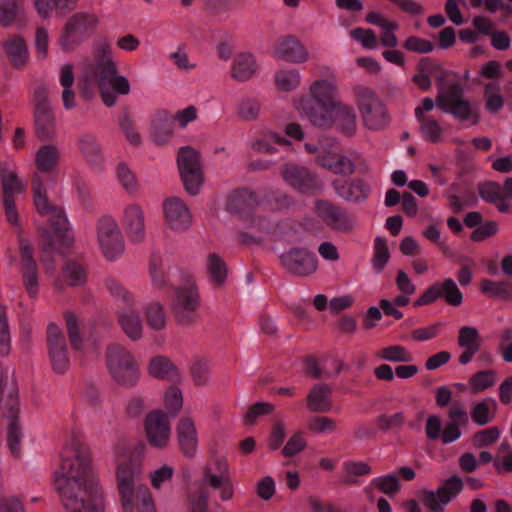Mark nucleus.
<instances>
[{
    "instance_id": "obj_1",
    "label": "nucleus",
    "mask_w": 512,
    "mask_h": 512,
    "mask_svg": "<svg viewBox=\"0 0 512 512\" xmlns=\"http://www.w3.org/2000/svg\"><path fill=\"white\" fill-rule=\"evenodd\" d=\"M55 489L68 512H105L103 491L91 476L90 451L80 434L73 433L64 448Z\"/></svg>"
},
{
    "instance_id": "obj_2",
    "label": "nucleus",
    "mask_w": 512,
    "mask_h": 512,
    "mask_svg": "<svg viewBox=\"0 0 512 512\" xmlns=\"http://www.w3.org/2000/svg\"><path fill=\"white\" fill-rule=\"evenodd\" d=\"M141 451H133L130 456L116 467V488L123 512H134V498L142 474Z\"/></svg>"
},
{
    "instance_id": "obj_3",
    "label": "nucleus",
    "mask_w": 512,
    "mask_h": 512,
    "mask_svg": "<svg viewBox=\"0 0 512 512\" xmlns=\"http://www.w3.org/2000/svg\"><path fill=\"white\" fill-rule=\"evenodd\" d=\"M85 72L90 80L97 83L104 104L108 107L113 106L117 97L113 92L107 91V83L117 73V66L108 43H99L95 47L94 59L86 64Z\"/></svg>"
},
{
    "instance_id": "obj_4",
    "label": "nucleus",
    "mask_w": 512,
    "mask_h": 512,
    "mask_svg": "<svg viewBox=\"0 0 512 512\" xmlns=\"http://www.w3.org/2000/svg\"><path fill=\"white\" fill-rule=\"evenodd\" d=\"M446 75L447 72L442 67L433 75L436 85L439 87L435 99L436 106L442 112L449 113L460 121L468 120L473 115L471 104L463 98L464 90L459 83H451L444 89Z\"/></svg>"
},
{
    "instance_id": "obj_5",
    "label": "nucleus",
    "mask_w": 512,
    "mask_h": 512,
    "mask_svg": "<svg viewBox=\"0 0 512 512\" xmlns=\"http://www.w3.org/2000/svg\"><path fill=\"white\" fill-rule=\"evenodd\" d=\"M108 370L121 386L133 387L139 379V368L133 355L120 344H111L106 349Z\"/></svg>"
},
{
    "instance_id": "obj_6",
    "label": "nucleus",
    "mask_w": 512,
    "mask_h": 512,
    "mask_svg": "<svg viewBox=\"0 0 512 512\" xmlns=\"http://www.w3.org/2000/svg\"><path fill=\"white\" fill-rule=\"evenodd\" d=\"M354 94L365 126L371 130H381L388 126L389 113L376 93L365 86L354 87Z\"/></svg>"
},
{
    "instance_id": "obj_7",
    "label": "nucleus",
    "mask_w": 512,
    "mask_h": 512,
    "mask_svg": "<svg viewBox=\"0 0 512 512\" xmlns=\"http://www.w3.org/2000/svg\"><path fill=\"white\" fill-rule=\"evenodd\" d=\"M200 295L194 282L177 287L172 299L171 311L176 323L183 327L194 325L199 317Z\"/></svg>"
},
{
    "instance_id": "obj_8",
    "label": "nucleus",
    "mask_w": 512,
    "mask_h": 512,
    "mask_svg": "<svg viewBox=\"0 0 512 512\" xmlns=\"http://www.w3.org/2000/svg\"><path fill=\"white\" fill-rule=\"evenodd\" d=\"M98 18L94 14L78 12L65 23L59 37V44L65 51H71L96 30Z\"/></svg>"
},
{
    "instance_id": "obj_9",
    "label": "nucleus",
    "mask_w": 512,
    "mask_h": 512,
    "mask_svg": "<svg viewBox=\"0 0 512 512\" xmlns=\"http://www.w3.org/2000/svg\"><path fill=\"white\" fill-rule=\"evenodd\" d=\"M177 165L185 190L190 195H197L204 182L200 153L191 146L181 147Z\"/></svg>"
},
{
    "instance_id": "obj_10",
    "label": "nucleus",
    "mask_w": 512,
    "mask_h": 512,
    "mask_svg": "<svg viewBox=\"0 0 512 512\" xmlns=\"http://www.w3.org/2000/svg\"><path fill=\"white\" fill-rule=\"evenodd\" d=\"M33 102L36 137L42 141L50 140L56 133V118L45 87H38L35 90Z\"/></svg>"
},
{
    "instance_id": "obj_11",
    "label": "nucleus",
    "mask_w": 512,
    "mask_h": 512,
    "mask_svg": "<svg viewBox=\"0 0 512 512\" xmlns=\"http://www.w3.org/2000/svg\"><path fill=\"white\" fill-rule=\"evenodd\" d=\"M462 479L453 475L447 478L436 491L423 489L421 501L429 512H444V506L450 503L463 490Z\"/></svg>"
},
{
    "instance_id": "obj_12",
    "label": "nucleus",
    "mask_w": 512,
    "mask_h": 512,
    "mask_svg": "<svg viewBox=\"0 0 512 512\" xmlns=\"http://www.w3.org/2000/svg\"><path fill=\"white\" fill-rule=\"evenodd\" d=\"M281 266L291 275L308 277L318 268V261L307 248L293 247L279 256Z\"/></svg>"
},
{
    "instance_id": "obj_13",
    "label": "nucleus",
    "mask_w": 512,
    "mask_h": 512,
    "mask_svg": "<svg viewBox=\"0 0 512 512\" xmlns=\"http://www.w3.org/2000/svg\"><path fill=\"white\" fill-rule=\"evenodd\" d=\"M97 237L104 256L113 260L124 251V241L118 224L111 216H102L97 223Z\"/></svg>"
},
{
    "instance_id": "obj_14",
    "label": "nucleus",
    "mask_w": 512,
    "mask_h": 512,
    "mask_svg": "<svg viewBox=\"0 0 512 512\" xmlns=\"http://www.w3.org/2000/svg\"><path fill=\"white\" fill-rule=\"evenodd\" d=\"M316 213L330 229L349 234L354 230L355 218L344 208L326 200L316 202Z\"/></svg>"
},
{
    "instance_id": "obj_15",
    "label": "nucleus",
    "mask_w": 512,
    "mask_h": 512,
    "mask_svg": "<svg viewBox=\"0 0 512 512\" xmlns=\"http://www.w3.org/2000/svg\"><path fill=\"white\" fill-rule=\"evenodd\" d=\"M280 173L284 181L300 193L315 194L321 190L316 175L304 166L286 163Z\"/></svg>"
},
{
    "instance_id": "obj_16",
    "label": "nucleus",
    "mask_w": 512,
    "mask_h": 512,
    "mask_svg": "<svg viewBox=\"0 0 512 512\" xmlns=\"http://www.w3.org/2000/svg\"><path fill=\"white\" fill-rule=\"evenodd\" d=\"M144 428L148 443L155 448L167 447L171 429L167 413L163 410H153L144 419Z\"/></svg>"
},
{
    "instance_id": "obj_17",
    "label": "nucleus",
    "mask_w": 512,
    "mask_h": 512,
    "mask_svg": "<svg viewBox=\"0 0 512 512\" xmlns=\"http://www.w3.org/2000/svg\"><path fill=\"white\" fill-rule=\"evenodd\" d=\"M46 340L52 369L58 374H63L69 368L70 361L62 330L56 324L50 323L47 327Z\"/></svg>"
},
{
    "instance_id": "obj_18",
    "label": "nucleus",
    "mask_w": 512,
    "mask_h": 512,
    "mask_svg": "<svg viewBox=\"0 0 512 512\" xmlns=\"http://www.w3.org/2000/svg\"><path fill=\"white\" fill-rule=\"evenodd\" d=\"M175 431L181 453L187 458L195 457L198 449V436L193 419L182 417L178 421Z\"/></svg>"
},
{
    "instance_id": "obj_19",
    "label": "nucleus",
    "mask_w": 512,
    "mask_h": 512,
    "mask_svg": "<svg viewBox=\"0 0 512 512\" xmlns=\"http://www.w3.org/2000/svg\"><path fill=\"white\" fill-rule=\"evenodd\" d=\"M167 225L173 230H184L191 224V214L179 198H169L163 203Z\"/></svg>"
},
{
    "instance_id": "obj_20",
    "label": "nucleus",
    "mask_w": 512,
    "mask_h": 512,
    "mask_svg": "<svg viewBox=\"0 0 512 512\" xmlns=\"http://www.w3.org/2000/svg\"><path fill=\"white\" fill-rule=\"evenodd\" d=\"M275 56L292 63L307 61L309 53L301 42L292 35L277 40L274 50Z\"/></svg>"
},
{
    "instance_id": "obj_21",
    "label": "nucleus",
    "mask_w": 512,
    "mask_h": 512,
    "mask_svg": "<svg viewBox=\"0 0 512 512\" xmlns=\"http://www.w3.org/2000/svg\"><path fill=\"white\" fill-rule=\"evenodd\" d=\"M301 109L309 121L322 128H329L333 124V105L316 102L315 100H304L300 102Z\"/></svg>"
},
{
    "instance_id": "obj_22",
    "label": "nucleus",
    "mask_w": 512,
    "mask_h": 512,
    "mask_svg": "<svg viewBox=\"0 0 512 512\" xmlns=\"http://www.w3.org/2000/svg\"><path fill=\"white\" fill-rule=\"evenodd\" d=\"M332 185L336 193L346 201L358 202L366 199L370 192V187L360 178L352 181L336 179Z\"/></svg>"
},
{
    "instance_id": "obj_23",
    "label": "nucleus",
    "mask_w": 512,
    "mask_h": 512,
    "mask_svg": "<svg viewBox=\"0 0 512 512\" xmlns=\"http://www.w3.org/2000/svg\"><path fill=\"white\" fill-rule=\"evenodd\" d=\"M457 343L464 351L458 361L461 365L468 364L479 351L481 343L478 330L471 326H463L459 329Z\"/></svg>"
},
{
    "instance_id": "obj_24",
    "label": "nucleus",
    "mask_w": 512,
    "mask_h": 512,
    "mask_svg": "<svg viewBox=\"0 0 512 512\" xmlns=\"http://www.w3.org/2000/svg\"><path fill=\"white\" fill-rule=\"evenodd\" d=\"M332 390L326 383L315 384L306 398L307 409L313 413H327L332 409Z\"/></svg>"
},
{
    "instance_id": "obj_25",
    "label": "nucleus",
    "mask_w": 512,
    "mask_h": 512,
    "mask_svg": "<svg viewBox=\"0 0 512 512\" xmlns=\"http://www.w3.org/2000/svg\"><path fill=\"white\" fill-rule=\"evenodd\" d=\"M125 230L134 242H142L145 236L144 213L140 206L129 205L124 211Z\"/></svg>"
},
{
    "instance_id": "obj_26",
    "label": "nucleus",
    "mask_w": 512,
    "mask_h": 512,
    "mask_svg": "<svg viewBox=\"0 0 512 512\" xmlns=\"http://www.w3.org/2000/svg\"><path fill=\"white\" fill-rule=\"evenodd\" d=\"M8 406H9V415L8 417L11 418L10 424L8 426L7 430V444L10 449L11 454L15 458H20L21 456V428L18 424V399L14 398L12 395H10L8 399Z\"/></svg>"
},
{
    "instance_id": "obj_27",
    "label": "nucleus",
    "mask_w": 512,
    "mask_h": 512,
    "mask_svg": "<svg viewBox=\"0 0 512 512\" xmlns=\"http://www.w3.org/2000/svg\"><path fill=\"white\" fill-rule=\"evenodd\" d=\"M257 205L256 195L246 189H237L233 191L226 202V209L232 214L249 213Z\"/></svg>"
},
{
    "instance_id": "obj_28",
    "label": "nucleus",
    "mask_w": 512,
    "mask_h": 512,
    "mask_svg": "<svg viewBox=\"0 0 512 512\" xmlns=\"http://www.w3.org/2000/svg\"><path fill=\"white\" fill-rule=\"evenodd\" d=\"M117 315L118 323L124 334L132 341L140 340L143 334V325L139 314L130 307H123Z\"/></svg>"
},
{
    "instance_id": "obj_29",
    "label": "nucleus",
    "mask_w": 512,
    "mask_h": 512,
    "mask_svg": "<svg viewBox=\"0 0 512 512\" xmlns=\"http://www.w3.org/2000/svg\"><path fill=\"white\" fill-rule=\"evenodd\" d=\"M173 117L166 111H159L151 122V137L153 141L162 145L173 135Z\"/></svg>"
},
{
    "instance_id": "obj_30",
    "label": "nucleus",
    "mask_w": 512,
    "mask_h": 512,
    "mask_svg": "<svg viewBox=\"0 0 512 512\" xmlns=\"http://www.w3.org/2000/svg\"><path fill=\"white\" fill-rule=\"evenodd\" d=\"M333 124L343 133L352 135L356 127V114L351 106L341 102L333 105Z\"/></svg>"
},
{
    "instance_id": "obj_31",
    "label": "nucleus",
    "mask_w": 512,
    "mask_h": 512,
    "mask_svg": "<svg viewBox=\"0 0 512 512\" xmlns=\"http://www.w3.org/2000/svg\"><path fill=\"white\" fill-rule=\"evenodd\" d=\"M149 374L158 379L176 381L179 379L178 368L166 356H155L149 363Z\"/></svg>"
},
{
    "instance_id": "obj_32",
    "label": "nucleus",
    "mask_w": 512,
    "mask_h": 512,
    "mask_svg": "<svg viewBox=\"0 0 512 512\" xmlns=\"http://www.w3.org/2000/svg\"><path fill=\"white\" fill-rule=\"evenodd\" d=\"M320 165L335 174L349 176L355 171V164L345 155L326 153L319 158Z\"/></svg>"
},
{
    "instance_id": "obj_33",
    "label": "nucleus",
    "mask_w": 512,
    "mask_h": 512,
    "mask_svg": "<svg viewBox=\"0 0 512 512\" xmlns=\"http://www.w3.org/2000/svg\"><path fill=\"white\" fill-rule=\"evenodd\" d=\"M311 97L305 100H315L316 102L326 103V105L337 104L335 100L337 88L329 80H317L310 86Z\"/></svg>"
},
{
    "instance_id": "obj_34",
    "label": "nucleus",
    "mask_w": 512,
    "mask_h": 512,
    "mask_svg": "<svg viewBox=\"0 0 512 512\" xmlns=\"http://www.w3.org/2000/svg\"><path fill=\"white\" fill-rule=\"evenodd\" d=\"M34 4L38 14L45 19L53 8L58 15H66L76 8L77 0H34Z\"/></svg>"
},
{
    "instance_id": "obj_35",
    "label": "nucleus",
    "mask_w": 512,
    "mask_h": 512,
    "mask_svg": "<svg viewBox=\"0 0 512 512\" xmlns=\"http://www.w3.org/2000/svg\"><path fill=\"white\" fill-rule=\"evenodd\" d=\"M256 72V62L252 54L241 53L233 63L231 76L237 81H247Z\"/></svg>"
},
{
    "instance_id": "obj_36",
    "label": "nucleus",
    "mask_w": 512,
    "mask_h": 512,
    "mask_svg": "<svg viewBox=\"0 0 512 512\" xmlns=\"http://www.w3.org/2000/svg\"><path fill=\"white\" fill-rule=\"evenodd\" d=\"M59 150L54 145H44L35 155V165L39 172L50 173L59 162Z\"/></svg>"
},
{
    "instance_id": "obj_37",
    "label": "nucleus",
    "mask_w": 512,
    "mask_h": 512,
    "mask_svg": "<svg viewBox=\"0 0 512 512\" xmlns=\"http://www.w3.org/2000/svg\"><path fill=\"white\" fill-rule=\"evenodd\" d=\"M6 54L15 68H22L28 61V49L25 41L20 37L9 39L4 45Z\"/></svg>"
},
{
    "instance_id": "obj_38",
    "label": "nucleus",
    "mask_w": 512,
    "mask_h": 512,
    "mask_svg": "<svg viewBox=\"0 0 512 512\" xmlns=\"http://www.w3.org/2000/svg\"><path fill=\"white\" fill-rule=\"evenodd\" d=\"M50 224L54 234L59 241L69 247L73 244V237L69 234V223L65 216L64 210L59 207L55 211L49 214Z\"/></svg>"
},
{
    "instance_id": "obj_39",
    "label": "nucleus",
    "mask_w": 512,
    "mask_h": 512,
    "mask_svg": "<svg viewBox=\"0 0 512 512\" xmlns=\"http://www.w3.org/2000/svg\"><path fill=\"white\" fill-rule=\"evenodd\" d=\"M31 186L34 196V204L38 213L41 215H49L59 208L58 206L50 203L47 197L46 188L44 187L39 175L35 174L33 176Z\"/></svg>"
},
{
    "instance_id": "obj_40",
    "label": "nucleus",
    "mask_w": 512,
    "mask_h": 512,
    "mask_svg": "<svg viewBox=\"0 0 512 512\" xmlns=\"http://www.w3.org/2000/svg\"><path fill=\"white\" fill-rule=\"evenodd\" d=\"M480 289L482 293L491 298H498L504 301L512 300V283L510 281L483 279Z\"/></svg>"
},
{
    "instance_id": "obj_41",
    "label": "nucleus",
    "mask_w": 512,
    "mask_h": 512,
    "mask_svg": "<svg viewBox=\"0 0 512 512\" xmlns=\"http://www.w3.org/2000/svg\"><path fill=\"white\" fill-rule=\"evenodd\" d=\"M0 180L3 190V199H14V194H20L25 191V185L18 178L17 173L6 167L1 168Z\"/></svg>"
},
{
    "instance_id": "obj_42",
    "label": "nucleus",
    "mask_w": 512,
    "mask_h": 512,
    "mask_svg": "<svg viewBox=\"0 0 512 512\" xmlns=\"http://www.w3.org/2000/svg\"><path fill=\"white\" fill-rule=\"evenodd\" d=\"M207 270L212 282L222 286L227 278V267L224 260L218 254H209L207 258Z\"/></svg>"
},
{
    "instance_id": "obj_43",
    "label": "nucleus",
    "mask_w": 512,
    "mask_h": 512,
    "mask_svg": "<svg viewBox=\"0 0 512 512\" xmlns=\"http://www.w3.org/2000/svg\"><path fill=\"white\" fill-rule=\"evenodd\" d=\"M79 146L81 153L90 164L99 165L102 162L101 149L93 136H82L79 139Z\"/></svg>"
},
{
    "instance_id": "obj_44",
    "label": "nucleus",
    "mask_w": 512,
    "mask_h": 512,
    "mask_svg": "<svg viewBox=\"0 0 512 512\" xmlns=\"http://www.w3.org/2000/svg\"><path fill=\"white\" fill-rule=\"evenodd\" d=\"M145 318L148 326L156 331L163 330L166 326V315L163 306L158 302L150 303L145 308Z\"/></svg>"
},
{
    "instance_id": "obj_45",
    "label": "nucleus",
    "mask_w": 512,
    "mask_h": 512,
    "mask_svg": "<svg viewBox=\"0 0 512 512\" xmlns=\"http://www.w3.org/2000/svg\"><path fill=\"white\" fill-rule=\"evenodd\" d=\"M390 259V252L387 241L383 237H376L374 240V255L372 265L377 273L382 272Z\"/></svg>"
},
{
    "instance_id": "obj_46",
    "label": "nucleus",
    "mask_w": 512,
    "mask_h": 512,
    "mask_svg": "<svg viewBox=\"0 0 512 512\" xmlns=\"http://www.w3.org/2000/svg\"><path fill=\"white\" fill-rule=\"evenodd\" d=\"M440 297L443 298L447 304L451 306H460L463 302L462 292L457 287L453 279H445L442 283L439 282Z\"/></svg>"
},
{
    "instance_id": "obj_47",
    "label": "nucleus",
    "mask_w": 512,
    "mask_h": 512,
    "mask_svg": "<svg viewBox=\"0 0 512 512\" xmlns=\"http://www.w3.org/2000/svg\"><path fill=\"white\" fill-rule=\"evenodd\" d=\"M377 357L390 362H410L412 354L402 345H391L380 349Z\"/></svg>"
},
{
    "instance_id": "obj_48",
    "label": "nucleus",
    "mask_w": 512,
    "mask_h": 512,
    "mask_svg": "<svg viewBox=\"0 0 512 512\" xmlns=\"http://www.w3.org/2000/svg\"><path fill=\"white\" fill-rule=\"evenodd\" d=\"M64 319L71 347L75 350H79L83 343V339L80 334V322L77 316L71 311L65 312Z\"/></svg>"
},
{
    "instance_id": "obj_49",
    "label": "nucleus",
    "mask_w": 512,
    "mask_h": 512,
    "mask_svg": "<svg viewBox=\"0 0 512 512\" xmlns=\"http://www.w3.org/2000/svg\"><path fill=\"white\" fill-rule=\"evenodd\" d=\"M343 468L347 477L343 479V483L347 485H355L358 483L355 477L367 475L371 472V466L363 461H347L344 463Z\"/></svg>"
},
{
    "instance_id": "obj_50",
    "label": "nucleus",
    "mask_w": 512,
    "mask_h": 512,
    "mask_svg": "<svg viewBox=\"0 0 512 512\" xmlns=\"http://www.w3.org/2000/svg\"><path fill=\"white\" fill-rule=\"evenodd\" d=\"M22 7L16 0H2L0 3V24L10 26L21 14Z\"/></svg>"
},
{
    "instance_id": "obj_51",
    "label": "nucleus",
    "mask_w": 512,
    "mask_h": 512,
    "mask_svg": "<svg viewBox=\"0 0 512 512\" xmlns=\"http://www.w3.org/2000/svg\"><path fill=\"white\" fill-rule=\"evenodd\" d=\"M479 196L487 203H498L499 200L505 198L502 187L498 182L486 181L478 184Z\"/></svg>"
},
{
    "instance_id": "obj_52",
    "label": "nucleus",
    "mask_w": 512,
    "mask_h": 512,
    "mask_svg": "<svg viewBox=\"0 0 512 512\" xmlns=\"http://www.w3.org/2000/svg\"><path fill=\"white\" fill-rule=\"evenodd\" d=\"M496 373L494 370L479 371L471 376L469 384L474 394L492 387L495 383Z\"/></svg>"
},
{
    "instance_id": "obj_53",
    "label": "nucleus",
    "mask_w": 512,
    "mask_h": 512,
    "mask_svg": "<svg viewBox=\"0 0 512 512\" xmlns=\"http://www.w3.org/2000/svg\"><path fill=\"white\" fill-rule=\"evenodd\" d=\"M370 486L377 488L380 492L393 496L400 490V481L397 475L388 474L372 480Z\"/></svg>"
},
{
    "instance_id": "obj_54",
    "label": "nucleus",
    "mask_w": 512,
    "mask_h": 512,
    "mask_svg": "<svg viewBox=\"0 0 512 512\" xmlns=\"http://www.w3.org/2000/svg\"><path fill=\"white\" fill-rule=\"evenodd\" d=\"M490 402L494 405V407H496V402L494 400L485 399V400L477 403L471 410V412H470L471 418L476 424H478L480 426H484V425L488 424L489 422H491L492 419L494 418V414L491 413L490 408H489Z\"/></svg>"
},
{
    "instance_id": "obj_55",
    "label": "nucleus",
    "mask_w": 512,
    "mask_h": 512,
    "mask_svg": "<svg viewBox=\"0 0 512 512\" xmlns=\"http://www.w3.org/2000/svg\"><path fill=\"white\" fill-rule=\"evenodd\" d=\"M164 403L168 414L176 417L183 406V397L180 389L175 386L169 387L165 393Z\"/></svg>"
},
{
    "instance_id": "obj_56",
    "label": "nucleus",
    "mask_w": 512,
    "mask_h": 512,
    "mask_svg": "<svg viewBox=\"0 0 512 512\" xmlns=\"http://www.w3.org/2000/svg\"><path fill=\"white\" fill-rule=\"evenodd\" d=\"M275 83L282 91H291L300 83V75L296 70L279 71L275 76Z\"/></svg>"
},
{
    "instance_id": "obj_57",
    "label": "nucleus",
    "mask_w": 512,
    "mask_h": 512,
    "mask_svg": "<svg viewBox=\"0 0 512 512\" xmlns=\"http://www.w3.org/2000/svg\"><path fill=\"white\" fill-rule=\"evenodd\" d=\"M138 512H156L152 494L146 485L138 487V494L134 498V506Z\"/></svg>"
},
{
    "instance_id": "obj_58",
    "label": "nucleus",
    "mask_w": 512,
    "mask_h": 512,
    "mask_svg": "<svg viewBox=\"0 0 512 512\" xmlns=\"http://www.w3.org/2000/svg\"><path fill=\"white\" fill-rule=\"evenodd\" d=\"M121 130L125 133L127 140L133 145H139L141 143V136L135 130L134 122L132 121L128 109H123L120 121Z\"/></svg>"
},
{
    "instance_id": "obj_59",
    "label": "nucleus",
    "mask_w": 512,
    "mask_h": 512,
    "mask_svg": "<svg viewBox=\"0 0 512 512\" xmlns=\"http://www.w3.org/2000/svg\"><path fill=\"white\" fill-rule=\"evenodd\" d=\"M274 409V405L268 402H257L251 405L244 416L245 425L255 424L258 417L269 415Z\"/></svg>"
},
{
    "instance_id": "obj_60",
    "label": "nucleus",
    "mask_w": 512,
    "mask_h": 512,
    "mask_svg": "<svg viewBox=\"0 0 512 512\" xmlns=\"http://www.w3.org/2000/svg\"><path fill=\"white\" fill-rule=\"evenodd\" d=\"M260 103L255 98L246 97L241 99L238 105V115L244 120H254L260 112Z\"/></svg>"
},
{
    "instance_id": "obj_61",
    "label": "nucleus",
    "mask_w": 512,
    "mask_h": 512,
    "mask_svg": "<svg viewBox=\"0 0 512 512\" xmlns=\"http://www.w3.org/2000/svg\"><path fill=\"white\" fill-rule=\"evenodd\" d=\"M405 422V416L403 412H397L394 415L380 414L376 418V425L382 432H387L391 429H398L402 427Z\"/></svg>"
},
{
    "instance_id": "obj_62",
    "label": "nucleus",
    "mask_w": 512,
    "mask_h": 512,
    "mask_svg": "<svg viewBox=\"0 0 512 512\" xmlns=\"http://www.w3.org/2000/svg\"><path fill=\"white\" fill-rule=\"evenodd\" d=\"M418 121L421 123L420 130L425 139L432 143H437L441 140L442 129L436 120L425 118Z\"/></svg>"
},
{
    "instance_id": "obj_63",
    "label": "nucleus",
    "mask_w": 512,
    "mask_h": 512,
    "mask_svg": "<svg viewBox=\"0 0 512 512\" xmlns=\"http://www.w3.org/2000/svg\"><path fill=\"white\" fill-rule=\"evenodd\" d=\"M64 278L68 285L78 286L86 281V273L84 269L77 263H69L63 270Z\"/></svg>"
},
{
    "instance_id": "obj_64",
    "label": "nucleus",
    "mask_w": 512,
    "mask_h": 512,
    "mask_svg": "<svg viewBox=\"0 0 512 512\" xmlns=\"http://www.w3.org/2000/svg\"><path fill=\"white\" fill-rule=\"evenodd\" d=\"M403 47L411 52L425 54L432 52L435 45L427 39L418 36H409L403 43Z\"/></svg>"
}]
</instances>
